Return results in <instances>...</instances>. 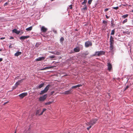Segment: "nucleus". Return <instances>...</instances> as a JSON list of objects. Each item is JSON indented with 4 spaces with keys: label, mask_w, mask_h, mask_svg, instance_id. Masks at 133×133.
<instances>
[{
    "label": "nucleus",
    "mask_w": 133,
    "mask_h": 133,
    "mask_svg": "<svg viewBox=\"0 0 133 133\" xmlns=\"http://www.w3.org/2000/svg\"><path fill=\"white\" fill-rule=\"evenodd\" d=\"M105 52L103 51H96L95 52L94 56L97 55L98 56H101L104 54Z\"/></svg>",
    "instance_id": "nucleus-1"
},
{
    "label": "nucleus",
    "mask_w": 133,
    "mask_h": 133,
    "mask_svg": "<svg viewBox=\"0 0 133 133\" xmlns=\"http://www.w3.org/2000/svg\"><path fill=\"white\" fill-rule=\"evenodd\" d=\"M47 96V95L46 94L44 95L43 96L40 97L39 100L40 101H44L46 98Z\"/></svg>",
    "instance_id": "nucleus-2"
},
{
    "label": "nucleus",
    "mask_w": 133,
    "mask_h": 133,
    "mask_svg": "<svg viewBox=\"0 0 133 133\" xmlns=\"http://www.w3.org/2000/svg\"><path fill=\"white\" fill-rule=\"evenodd\" d=\"M92 45V43L90 41H87L85 43V46L86 47H88L89 46H91Z\"/></svg>",
    "instance_id": "nucleus-3"
},
{
    "label": "nucleus",
    "mask_w": 133,
    "mask_h": 133,
    "mask_svg": "<svg viewBox=\"0 0 133 133\" xmlns=\"http://www.w3.org/2000/svg\"><path fill=\"white\" fill-rule=\"evenodd\" d=\"M97 120L96 119H93L92 121H91L89 123V125H92L94 124H95L96 123Z\"/></svg>",
    "instance_id": "nucleus-4"
},
{
    "label": "nucleus",
    "mask_w": 133,
    "mask_h": 133,
    "mask_svg": "<svg viewBox=\"0 0 133 133\" xmlns=\"http://www.w3.org/2000/svg\"><path fill=\"white\" fill-rule=\"evenodd\" d=\"M72 91V90L71 89L68 91H66L63 92V94H71Z\"/></svg>",
    "instance_id": "nucleus-5"
},
{
    "label": "nucleus",
    "mask_w": 133,
    "mask_h": 133,
    "mask_svg": "<svg viewBox=\"0 0 133 133\" xmlns=\"http://www.w3.org/2000/svg\"><path fill=\"white\" fill-rule=\"evenodd\" d=\"M45 58V57H39L38 58L36 59V61H41L42 60H43Z\"/></svg>",
    "instance_id": "nucleus-6"
},
{
    "label": "nucleus",
    "mask_w": 133,
    "mask_h": 133,
    "mask_svg": "<svg viewBox=\"0 0 133 133\" xmlns=\"http://www.w3.org/2000/svg\"><path fill=\"white\" fill-rule=\"evenodd\" d=\"M27 95V93H22V94L19 95V97L20 98H22L26 96Z\"/></svg>",
    "instance_id": "nucleus-7"
},
{
    "label": "nucleus",
    "mask_w": 133,
    "mask_h": 133,
    "mask_svg": "<svg viewBox=\"0 0 133 133\" xmlns=\"http://www.w3.org/2000/svg\"><path fill=\"white\" fill-rule=\"evenodd\" d=\"M12 32L13 33H16L17 34H18L20 32V31L17 30L16 29H15L12 30Z\"/></svg>",
    "instance_id": "nucleus-8"
},
{
    "label": "nucleus",
    "mask_w": 133,
    "mask_h": 133,
    "mask_svg": "<svg viewBox=\"0 0 133 133\" xmlns=\"http://www.w3.org/2000/svg\"><path fill=\"white\" fill-rule=\"evenodd\" d=\"M23 79H22L17 82L16 83L15 85L16 86V87H17L22 82L23 80Z\"/></svg>",
    "instance_id": "nucleus-9"
},
{
    "label": "nucleus",
    "mask_w": 133,
    "mask_h": 133,
    "mask_svg": "<svg viewBox=\"0 0 133 133\" xmlns=\"http://www.w3.org/2000/svg\"><path fill=\"white\" fill-rule=\"evenodd\" d=\"M29 37V36H22L20 37V39L21 40H24L28 38Z\"/></svg>",
    "instance_id": "nucleus-10"
},
{
    "label": "nucleus",
    "mask_w": 133,
    "mask_h": 133,
    "mask_svg": "<svg viewBox=\"0 0 133 133\" xmlns=\"http://www.w3.org/2000/svg\"><path fill=\"white\" fill-rule=\"evenodd\" d=\"M108 69L110 71L112 68L111 64L109 63L108 64Z\"/></svg>",
    "instance_id": "nucleus-11"
},
{
    "label": "nucleus",
    "mask_w": 133,
    "mask_h": 133,
    "mask_svg": "<svg viewBox=\"0 0 133 133\" xmlns=\"http://www.w3.org/2000/svg\"><path fill=\"white\" fill-rule=\"evenodd\" d=\"M110 44H113L114 43V40L112 37L111 36L110 38Z\"/></svg>",
    "instance_id": "nucleus-12"
},
{
    "label": "nucleus",
    "mask_w": 133,
    "mask_h": 133,
    "mask_svg": "<svg viewBox=\"0 0 133 133\" xmlns=\"http://www.w3.org/2000/svg\"><path fill=\"white\" fill-rule=\"evenodd\" d=\"M47 30L46 28H45L44 26H42L41 28V30L43 32H45Z\"/></svg>",
    "instance_id": "nucleus-13"
},
{
    "label": "nucleus",
    "mask_w": 133,
    "mask_h": 133,
    "mask_svg": "<svg viewBox=\"0 0 133 133\" xmlns=\"http://www.w3.org/2000/svg\"><path fill=\"white\" fill-rule=\"evenodd\" d=\"M50 85H48L44 88V90L46 91V92H47L48 91L49 89V87H50Z\"/></svg>",
    "instance_id": "nucleus-14"
},
{
    "label": "nucleus",
    "mask_w": 133,
    "mask_h": 133,
    "mask_svg": "<svg viewBox=\"0 0 133 133\" xmlns=\"http://www.w3.org/2000/svg\"><path fill=\"white\" fill-rule=\"evenodd\" d=\"M22 54V52H21L17 51L15 54L14 55L15 56H18L19 55H21Z\"/></svg>",
    "instance_id": "nucleus-15"
},
{
    "label": "nucleus",
    "mask_w": 133,
    "mask_h": 133,
    "mask_svg": "<svg viewBox=\"0 0 133 133\" xmlns=\"http://www.w3.org/2000/svg\"><path fill=\"white\" fill-rule=\"evenodd\" d=\"M74 51L76 52H79L80 51L79 48L78 47H76L74 49Z\"/></svg>",
    "instance_id": "nucleus-16"
},
{
    "label": "nucleus",
    "mask_w": 133,
    "mask_h": 133,
    "mask_svg": "<svg viewBox=\"0 0 133 133\" xmlns=\"http://www.w3.org/2000/svg\"><path fill=\"white\" fill-rule=\"evenodd\" d=\"M44 84V83H42L40 84L39 86H38V88L40 89L43 87Z\"/></svg>",
    "instance_id": "nucleus-17"
},
{
    "label": "nucleus",
    "mask_w": 133,
    "mask_h": 133,
    "mask_svg": "<svg viewBox=\"0 0 133 133\" xmlns=\"http://www.w3.org/2000/svg\"><path fill=\"white\" fill-rule=\"evenodd\" d=\"M46 92V91L44 90L41 91V92L39 93V94L41 95H43Z\"/></svg>",
    "instance_id": "nucleus-18"
},
{
    "label": "nucleus",
    "mask_w": 133,
    "mask_h": 133,
    "mask_svg": "<svg viewBox=\"0 0 133 133\" xmlns=\"http://www.w3.org/2000/svg\"><path fill=\"white\" fill-rule=\"evenodd\" d=\"M54 67V66H47V67H45V70L47 69H50L51 68H53Z\"/></svg>",
    "instance_id": "nucleus-19"
},
{
    "label": "nucleus",
    "mask_w": 133,
    "mask_h": 133,
    "mask_svg": "<svg viewBox=\"0 0 133 133\" xmlns=\"http://www.w3.org/2000/svg\"><path fill=\"white\" fill-rule=\"evenodd\" d=\"M32 26H30L28 28H26V30L27 31H30L32 30Z\"/></svg>",
    "instance_id": "nucleus-20"
},
{
    "label": "nucleus",
    "mask_w": 133,
    "mask_h": 133,
    "mask_svg": "<svg viewBox=\"0 0 133 133\" xmlns=\"http://www.w3.org/2000/svg\"><path fill=\"white\" fill-rule=\"evenodd\" d=\"M55 54L57 55H59L60 54V53L59 52L55 51Z\"/></svg>",
    "instance_id": "nucleus-21"
},
{
    "label": "nucleus",
    "mask_w": 133,
    "mask_h": 133,
    "mask_svg": "<svg viewBox=\"0 0 133 133\" xmlns=\"http://www.w3.org/2000/svg\"><path fill=\"white\" fill-rule=\"evenodd\" d=\"M110 49L111 50H112L114 48V46L113 44H110Z\"/></svg>",
    "instance_id": "nucleus-22"
},
{
    "label": "nucleus",
    "mask_w": 133,
    "mask_h": 133,
    "mask_svg": "<svg viewBox=\"0 0 133 133\" xmlns=\"http://www.w3.org/2000/svg\"><path fill=\"white\" fill-rule=\"evenodd\" d=\"M46 110V109H45V108L44 109H43V111L41 112L40 114H39V115H42L43 114V112L44 111H45Z\"/></svg>",
    "instance_id": "nucleus-23"
},
{
    "label": "nucleus",
    "mask_w": 133,
    "mask_h": 133,
    "mask_svg": "<svg viewBox=\"0 0 133 133\" xmlns=\"http://www.w3.org/2000/svg\"><path fill=\"white\" fill-rule=\"evenodd\" d=\"M128 16V14H126L125 15H123L122 16V17L125 18L127 17Z\"/></svg>",
    "instance_id": "nucleus-24"
},
{
    "label": "nucleus",
    "mask_w": 133,
    "mask_h": 133,
    "mask_svg": "<svg viewBox=\"0 0 133 133\" xmlns=\"http://www.w3.org/2000/svg\"><path fill=\"white\" fill-rule=\"evenodd\" d=\"M64 40V39L63 37H61L60 39V41L61 42H62Z\"/></svg>",
    "instance_id": "nucleus-25"
},
{
    "label": "nucleus",
    "mask_w": 133,
    "mask_h": 133,
    "mask_svg": "<svg viewBox=\"0 0 133 133\" xmlns=\"http://www.w3.org/2000/svg\"><path fill=\"white\" fill-rule=\"evenodd\" d=\"M40 111V110H37L36 112V115H39V114H39Z\"/></svg>",
    "instance_id": "nucleus-26"
},
{
    "label": "nucleus",
    "mask_w": 133,
    "mask_h": 133,
    "mask_svg": "<svg viewBox=\"0 0 133 133\" xmlns=\"http://www.w3.org/2000/svg\"><path fill=\"white\" fill-rule=\"evenodd\" d=\"M115 33V30H112L111 35H113Z\"/></svg>",
    "instance_id": "nucleus-27"
},
{
    "label": "nucleus",
    "mask_w": 133,
    "mask_h": 133,
    "mask_svg": "<svg viewBox=\"0 0 133 133\" xmlns=\"http://www.w3.org/2000/svg\"><path fill=\"white\" fill-rule=\"evenodd\" d=\"M52 102H48L47 103H45V105H49V104H51L52 103Z\"/></svg>",
    "instance_id": "nucleus-28"
},
{
    "label": "nucleus",
    "mask_w": 133,
    "mask_h": 133,
    "mask_svg": "<svg viewBox=\"0 0 133 133\" xmlns=\"http://www.w3.org/2000/svg\"><path fill=\"white\" fill-rule=\"evenodd\" d=\"M87 2V0H84V1L82 3V5H84V4H85Z\"/></svg>",
    "instance_id": "nucleus-29"
},
{
    "label": "nucleus",
    "mask_w": 133,
    "mask_h": 133,
    "mask_svg": "<svg viewBox=\"0 0 133 133\" xmlns=\"http://www.w3.org/2000/svg\"><path fill=\"white\" fill-rule=\"evenodd\" d=\"M55 56H49L48 57L49 58H55Z\"/></svg>",
    "instance_id": "nucleus-30"
},
{
    "label": "nucleus",
    "mask_w": 133,
    "mask_h": 133,
    "mask_svg": "<svg viewBox=\"0 0 133 133\" xmlns=\"http://www.w3.org/2000/svg\"><path fill=\"white\" fill-rule=\"evenodd\" d=\"M127 19H126L125 20H124V21H123L122 22L123 24H124L127 22Z\"/></svg>",
    "instance_id": "nucleus-31"
},
{
    "label": "nucleus",
    "mask_w": 133,
    "mask_h": 133,
    "mask_svg": "<svg viewBox=\"0 0 133 133\" xmlns=\"http://www.w3.org/2000/svg\"><path fill=\"white\" fill-rule=\"evenodd\" d=\"M93 0H89L88 1V3L89 4H91V2Z\"/></svg>",
    "instance_id": "nucleus-32"
},
{
    "label": "nucleus",
    "mask_w": 133,
    "mask_h": 133,
    "mask_svg": "<svg viewBox=\"0 0 133 133\" xmlns=\"http://www.w3.org/2000/svg\"><path fill=\"white\" fill-rule=\"evenodd\" d=\"M40 44L39 43H37L35 45V46L36 47H38L39 45Z\"/></svg>",
    "instance_id": "nucleus-33"
},
{
    "label": "nucleus",
    "mask_w": 133,
    "mask_h": 133,
    "mask_svg": "<svg viewBox=\"0 0 133 133\" xmlns=\"http://www.w3.org/2000/svg\"><path fill=\"white\" fill-rule=\"evenodd\" d=\"M76 87H77V88L80 87L82 86V85L81 84H78L77 85H76Z\"/></svg>",
    "instance_id": "nucleus-34"
},
{
    "label": "nucleus",
    "mask_w": 133,
    "mask_h": 133,
    "mask_svg": "<svg viewBox=\"0 0 133 133\" xmlns=\"http://www.w3.org/2000/svg\"><path fill=\"white\" fill-rule=\"evenodd\" d=\"M90 125V126L89 127L87 128V129L88 130L91 128V126H92L91 125Z\"/></svg>",
    "instance_id": "nucleus-35"
},
{
    "label": "nucleus",
    "mask_w": 133,
    "mask_h": 133,
    "mask_svg": "<svg viewBox=\"0 0 133 133\" xmlns=\"http://www.w3.org/2000/svg\"><path fill=\"white\" fill-rule=\"evenodd\" d=\"M118 8V6H117L116 7H113V8L115 10H117Z\"/></svg>",
    "instance_id": "nucleus-36"
},
{
    "label": "nucleus",
    "mask_w": 133,
    "mask_h": 133,
    "mask_svg": "<svg viewBox=\"0 0 133 133\" xmlns=\"http://www.w3.org/2000/svg\"><path fill=\"white\" fill-rule=\"evenodd\" d=\"M103 23L105 24H107V22L105 20H103Z\"/></svg>",
    "instance_id": "nucleus-37"
},
{
    "label": "nucleus",
    "mask_w": 133,
    "mask_h": 133,
    "mask_svg": "<svg viewBox=\"0 0 133 133\" xmlns=\"http://www.w3.org/2000/svg\"><path fill=\"white\" fill-rule=\"evenodd\" d=\"M77 88V87L76 86H73L71 87V89H74Z\"/></svg>",
    "instance_id": "nucleus-38"
},
{
    "label": "nucleus",
    "mask_w": 133,
    "mask_h": 133,
    "mask_svg": "<svg viewBox=\"0 0 133 133\" xmlns=\"http://www.w3.org/2000/svg\"><path fill=\"white\" fill-rule=\"evenodd\" d=\"M129 88V86L128 85H127L126 88L124 89V91H125L127 89Z\"/></svg>",
    "instance_id": "nucleus-39"
},
{
    "label": "nucleus",
    "mask_w": 133,
    "mask_h": 133,
    "mask_svg": "<svg viewBox=\"0 0 133 133\" xmlns=\"http://www.w3.org/2000/svg\"><path fill=\"white\" fill-rule=\"evenodd\" d=\"M50 52L51 53V54H55V51H50L49 52Z\"/></svg>",
    "instance_id": "nucleus-40"
},
{
    "label": "nucleus",
    "mask_w": 133,
    "mask_h": 133,
    "mask_svg": "<svg viewBox=\"0 0 133 133\" xmlns=\"http://www.w3.org/2000/svg\"><path fill=\"white\" fill-rule=\"evenodd\" d=\"M109 10V9L108 8H106L104 10V11L106 12L107 11H108Z\"/></svg>",
    "instance_id": "nucleus-41"
},
{
    "label": "nucleus",
    "mask_w": 133,
    "mask_h": 133,
    "mask_svg": "<svg viewBox=\"0 0 133 133\" xmlns=\"http://www.w3.org/2000/svg\"><path fill=\"white\" fill-rule=\"evenodd\" d=\"M69 6L70 7V9H71L72 8V5H70Z\"/></svg>",
    "instance_id": "nucleus-42"
},
{
    "label": "nucleus",
    "mask_w": 133,
    "mask_h": 133,
    "mask_svg": "<svg viewBox=\"0 0 133 133\" xmlns=\"http://www.w3.org/2000/svg\"><path fill=\"white\" fill-rule=\"evenodd\" d=\"M5 38V37H1L0 38V39H4Z\"/></svg>",
    "instance_id": "nucleus-43"
},
{
    "label": "nucleus",
    "mask_w": 133,
    "mask_h": 133,
    "mask_svg": "<svg viewBox=\"0 0 133 133\" xmlns=\"http://www.w3.org/2000/svg\"><path fill=\"white\" fill-rule=\"evenodd\" d=\"M85 7L83 8V9L84 10L87 9V8L86 6L85 5Z\"/></svg>",
    "instance_id": "nucleus-44"
},
{
    "label": "nucleus",
    "mask_w": 133,
    "mask_h": 133,
    "mask_svg": "<svg viewBox=\"0 0 133 133\" xmlns=\"http://www.w3.org/2000/svg\"><path fill=\"white\" fill-rule=\"evenodd\" d=\"M45 70V68H43L41 69V70Z\"/></svg>",
    "instance_id": "nucleus-45"
},
{
    "label": "nucleus",
    "mask_w": 133,
    "mask_h": 133,
    "mask_svg": "<svg viewBox=\"0 0 133 133\" xmlns=\"http://www.w3.org/2000/svg\"><path fill=\"white\" fill-rule=\"evenodd\" d=\"M2 60H3V59L1 58H0V62L2 61Z\"/></svg>",
    "instance_id": "nucleus-46"
},
{
    "label": "nucleus",
    "mask_w": 133,
    "mask_h": 133,
    "mask_svg": "<svg viewBox=\"0 0 133 133\" xmlns=\"http://www.w3.org/2000/svg\"><path fill=\"white\" fill-rule=\"evenodd\" d=\"M8 102H8H5V103H4V105H5V104H6Z\"/></svg>",
    "instance_id": "nucleus-47"
},
{
    "label": "nucleus",
    "mask_w": 133,
    "mask_h": 133,
    "mask_svg": "<svg viewBox=\"0 0 133 133\" xmlns=\"http://www.w3.org/2000/svg\"><path fill=\"white\" fill-rule=\"evenodd\" d=\"M16 86H15V87H13V89H15L16 88Z\"/></svg>",
    "instance_id": "nucleus-48"
},
{
    "label": "nucleus",
    "mask_w": 133,
    "mask_h": 133,
    "mask_svg": "<svg viewBox=\"0 0 133 133\" xmlns=\"http://www.w3.org/2000/svg\"><path fill=\"white\" fill-rule=\"evenodd\" d=\"M14 38L13 37H11L10 38V39H13Z\"/></svg>",
    "instance_id": "nucleus-49"
},
{
    "label": "nucleus",
    "mask_w": 133,
    "mask_h": 133,
    "mask_svg": "<svg viewBox=\"0 0 133 133\" xmlns=\"http://www.w3.org/2000/svg\"><path fill=\"white\" fill-rule=\"evenodd\" d=\"M106 18H109L108 17L107 15H106Z\"/></svg>",
    "instance_id": "nucleus-50"
},
{
    "label": "nucleus",
    "mask_w": 133,
    "mask_h": 133,
    "mask_svg": "<svg viewBox=\"0 0 133 133\" xmlns=\"http://www.w3.org/2000/svg\"><path fill=\"white\" fill-rule=\"evenodd\" d=\"M54 91H52V92H51V93H52V94H53V93H54Z\"/></svg>",
    "instance_id": "nucleus-51"
},
{
    "label": "nucleus",
    "mask_w": 133,
    "mask_h": 133,
    "mask_svg": "<svg viewBox=\"0 0 133 133\" xmlns=\"http://www.w3.org/2000/svg\"><path fill=\"white\" fill-rule=\"evenodd\" d=\"M2 50V49H0V51H1Z\"/></svg>",
    "instance_id": "nucleus-52"
},
{
    "label": "nucleus",
    "mask_w": 133,
    "mask_h": 133,
    "mask_svg": "<svg viewBox=\"0 0 133 133\" xmlns=\"http://www.w3.org/2000/svg\"><path fill=\"white\" fill-rule=\"evenodd\" d=\"M16 131H15V132L14 133H16Z\"/></svg>",
    "instance_id": "nucleus-53"
},
{
    "label": "nucleus",
    "mask_w": 133,
    "mask_h": 133,
    "mask_svg": "<svg viewBox=\"0 0 133 133\" xmlns=\"http://www.w3.org/2000/svg\"><path fill=\"white\" fill-rule=\"evenodd\" d=\"M132 11V12H133V10Z\"/></svg>",
    "instance_id": "nucleus-54"
},
{
    "label": "nucleus",
    "mask_w": 133,
    "mask_h": 133,
    "mask_svg": "<svg viewBox=\"0 0 133 133\" xmlns=\"http://www.w3.org/2000/svg\"><path fill=\"white\" fill-rule=\"evenodd\" d=\"M68 133H70L69 132H68Z\"/></svg>",
    "instance_id": "nucleus-55"
}]
</instances>
